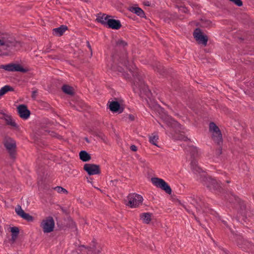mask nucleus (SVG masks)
Masks as SVG:
<instances>
[{
    "label": "nucleus",
    "instance_id": "nucleus-1",
    "mask_svg": "<svg viewBox=\"0 0 254 254\" xmlns=\"http://www.w3.org/2000/svg\"><path fill=\"white\" fill-rule=\"evenodd\" d=\"M120 63L125 65L134 77L133 89L135 93L144 94L147 97L150 98L152 93L148 86L144 83L142 76L140 75L138 70L133 64L129 65V62L126 59H120Z\"/></svg>",
    "mask_w": 254,
    "mask_h": 254
},
{
    "label": "nucleus",
    "instance_id": "nucleus-2",
    "mask_svg": "<svg viewBox=\"0 0 254 254\" xmlns=\"http://www.w3.org/2000/svg\"><path fill=\"white\" fill-rule=\"evenodd\" d=\"M191 171L196 175V179L204 182L205 185L210 190H217L220 187L219 183L214 179L204 176L203 172L197 164V162L194 159H192L190 162Z\"/></svg>",
    "mask_w": 254,
    "mask_h": 254
},
{
    "label": "nucleus",
    "instance_id": "nucleus-3",
    "mask_svg": "<svg viewBox=\"0 0 254 254\" xmlns=\"http://www.w3.org/2000/svg\"><path fill=\"white\" fill-rule=\"evenodd\" d=\"M165 122L169 127L175 129V134L173 136L174 139L185 141L189 140L188 137L184 134L186 129L178 122L169 116L166 117Z\"/></svg>",
    "mask_w": 254,
    "mask_h": 254
},
{
    "label": "nucleus",
    "instance_id": "nucleus-4",
    "mask_svg": "<svg viewBox=\"0 0 254 254\" xmlns=\"http://www.w3.org/2000/svg\"><path fill=\"white\" fill-rule=\"evenodd\" d=\"M44 233H49L53 231L55 228V221L53 218L49 216L44 219L40 224Z\"/></svg>",
    "mask_w": 254,
    "mask_h": 254
},
{
    "label": "nucleus",
    "instance_id": "nucleus-5",
    "mask_svg": "<svg viewBox=\"0 0 254 254\" xmlns=\"http://www.w3.org/2000/svg\"><path fill=\"white\" fill-rule=\"evenodd\" d=\"M128 203L127 204L131 208H135L142 203L143 197L137 193H131L127 196Z\"/></svg>",
    "mask_w": 254,
    "mask_h": 254
},
{
    "label": "nucleus",
    "instance_id": "nucleus-6",
    "mask_svg": "<svg viewBox=\"0 0 254 254\" xmlns=\"http://www.w3.org/2000/svg\"><path fill=\"white\" fill-rule=\"evenodd\" d=\"M152 183L156 187L164 190L166 193L171 194L172 190L168 184L163 179L158 178H152Z\"/></svg>",
    "mask_w": 254,
    "mask_h": 254
},
{
    "label": "nucleus",
    "instance_id": "nucleus-7",
    "mask_svg": "<svg viewBox=\"0 0 254 254\" xmlns=\"http://www.w3.org/2000/svg\"><path fill=\"white\" fill-rule=\"evenodd\" d=\"M209 130L212 132V138L214 141L220 144L222 141V137L219 127L213 122L209 124Z\"/></svg>",
    "mask_w": 254,
    "mask_h": 254
},
{
    "label": "nucleus",
    "instance_id": "nucleus-8",
    "mask_svg": "<svg viewBox=\"0 0 254 254\" xmlns=\"http://www.w3.org/2000/svg\"><path fill=\"white\" fill-rule=\"evenodd\" d=\"M0 46L7 47H21V43L20 41L5 37L3 34L0 35Z\"/></svg>",
    "mask_w": 254,
    "mask_h": 254
},
{
    "label": "nucleus",
    "instance_id": "nucleus-9",
    "mask_svg": "<svg viewBox=\"0 0 254 254\" xmlns=\"http://www.w3.org/2000/svg\"><path fill=\"white\" fill-rule=\"evenodd\" d=\"M0 68L8 71H20L23 73L27 71L26 69L24 68L19 64H2L0 66Z\"/></svg>",
    "mask_w": 254,
    "mask_h": 254
},
{
    "label": "nucleus",
    "instance_id": "nucleus-10",
    "mask_svg": "<svg viewBox=\"0 0 254 254\" xmlns=\"http://www.w3.org/2000/svg\"><path fill=\"white\" fill-rule=\"evenodd\" d=\"M4 145L8 151L10 156L12 158H14L15 148L16 147V143L15 141L11 138H6L4 141Z\"/></svg>",
    "mask_w": 254,
    "mask_h": 254
},
{
    "label": "nucleus",
    "instance_id": "nucleus-11",
    "mask_svg": "<svg viewBox=\"0 0 254 254\" xmlns=\"http://www.w3.org/2000/svg\"><path fill=\"white\" fill-rule=\"evenodd\" d=\"M17 112L20 117L24 120L28 119L30 115V111L27 109V106L24 104L18 106Z\"/></svg>",
    "mask_w": 254,
    "mask_h": 254
},
{
    "label": "nucleus",
    "instance_id": "nucleus-12",
    "mask_svg": "<svg viewBox=\"0 0 254 254\" xmlns=\"http://www.w3.org/2000/svg\"><path fill=\"white\" fill-rule=\"evenodd\" d=\"M84 169L89 175H97L100 173L99 166L92 164H86L84 166Z\"/></svg>",
    "mask_w": 254,
    "mask_h": 254
},
{
    "label": "nucleus",
    "instance_id": "nucleus-13",
    "mask_svg": "<svg viewBox=\"0 0 254 254\" xmlns=\"http://www.w3.org/2000/svg\"><path fill=\"white\" fill-rule=\"evenodd\" d=\"M15 211L18 216L28 222H32L33 220V216L28 213H25L20 205H17L15 207Z\"/></svg>",
    "mask_w": 254,
    "mask_h": 254
},
{
    "label": "nucleus",
    "instance_id": "nucleus-14",
    "mask_svg": "<svg viewBox=\"0 0 254 254\" xmlns=\"http://www.w3.org/2000/svg\"><path fill=\"white\" fill-rule=\"evenodd\" d=\"M112 44L115 47L116 50L124 48L127 46V43L122 39L117 37L113 36L112 40Z\"/></svg>",
    "mask_w": 254,
    "mask_h": 254
},
{
    "label": "nucleus",
    "instance_id": "nucleus-15",
    "mask_svg": "<svg viewBox=\"0 0 254 254\" xmlns=\"http://www.w3.org/2000/svg\"><path fill=\"white\" fill-rule=\"evenodd\" d=\"M193 37L199 44L205 46L207 44L208 37L203 34V33H193Z\"/></svg>",
    "mask_w": 254,
    "mask_h": 254
},
{
    "label": "nucleus",
    "instance_id": "nucleus-16",
    "mask_svg": "<svg viewBox=\"0 0 254 254\" xmlns=\"http://www.w3.org/2000/svg\"><path fill=\"white\" fill-rule=\"evenodd\" d=\"M209 21L201 20L200 22H192L191 23L190 25L194 28L193 32H202L203 29L201 27H206L209 24Z\"/></svg>",
    "mask_w": 254,
    "mask_h": 254
},
{
    "label": "nucleus",
    "instance_id": "nucleus-17",
    "mask_svg": "<svg viewBox=\"0 0 254 254\" xmlns=\"http://www.w3.org/2000/svg\"><path fill=\"white\" fill-rule=\"evenodd\" d=\"M121 26L120 20L113 19L111 17L107 21L106 27L114 30H118L121 28Z\"/></svg>",
    "mask_w": 254,
    "mask_h": 254
},
{
    "label": "nucleus",
    "instance_id": "nucleus-18",
    "mask_svg": "<svg viewBox=\"0 0 254 254\" xmlns=\"http://www.w3.org/2000/svg\"><path fill=\"white\" fill-rule=\"evenodd\" d=\"M109 109L114 113H121L123 112V108L121 107L118 101H112L109 102Z\"/></svg>",
    "mask_w": 254,
    "mask_h": 254
},
{
    "label": "nucleus",
    "instance_id": "nucleus-19",
    "mask_svg": "<svg viewBox=\"0 0 254 254\" xmlns=\"http://www.w3.org/2000/svg\"><path fill=\"white\" fill-rule=\"evenodd\" d=\"M111 17V16L104 13H98L96 16V20L106 26L107 21Z\"/></svg>",
    "mask_w": 254,
    "mask_h": 254
},
{
    "label": "nucleus",
    "instance_id": "nucleus-20",
    "mask_svg": "<svg viewBox=\"0 0 254 254\" xmlns=\"http://www.w3.org/2000/svg\"><path fill=\"white\" fill-rule=\"evenodd\" d=\"M128 9L130 11L136 14L140 17H145V13L143 10L136 5L130 6Z\"/></svg>",
    "mask_w": 254,
    "mask_h": 254
},
{
    "label": "nucleus",
    "instance_id": "nucleus-21",
    "mask_svg": "<svg viewBox=\"0 0 254 254\" xmlns=\"http://www.w3.org/2000/svg\"><path fill=\"white\" fill-rule=\"evenodd\" d=\"M14 89L11 86L6 85L0 89V99L8 91H13Z\"/></svg>",
    "mask_w": 254,
    "mask_h": 254
},
{
    "label": "nucleus",
    "instance_id": "nucleus-22",
    "mask_svg": "<svg viewBox=\"0 0 254 254\" xmlns=\"http://www.w3.org/2000/svg\"><path fill=\"white\" fill-rule=\"evenodd\" d=\"M79 157L83 162H87L91 159V156L90 155L84 150H82L80 152Z\"/></svg>",
    "mask_w": 254,
    "mask_h": 254
},
{
    "label": "nucleus",
    "instance_id": "nucleus-23",
    "mask_svg": "<svg viewBox=\"0 0 254 254\" xmlns=\"http://www.w3.org/2000/svg\"><path fill=\"white\" fill-rule=\"evenodd\" d=\"M63 91L68 95L73 94V89L72 87L68 85H64L62 87Z\"/></svg>",
    "mask_w": 254,
    "mask_h": 254
},
{
    "label": "nucleus",
    "instance_id": "nucleus-24",
    "mask_svg": "<svg viewBox=\"0 0 254 254\" xmlns=\"http://www.w3.org/2000/svg\"><path fill=\"white\" fill-rule=\"evenodd\" d=\"M141 218L144 223L148 224L151 221V214L149 213H143L141 215Z\"/></svg>",
    "mask_w": 254,
    "mask_h": 254
},
{
    "label": "nucleus",
    "instance_id": "nucleus-25",
    "mask_svg": "<svg viewBox=\"0 0 254 254\" xmlns=\"http://www.w3.org/2000/svg\"><path fill=\"white\" fill-rule=\"evenodd\" d=\"M10 232H11V239L15 240L19 234V229L17 227H12L10 228Z\"/></svg>",
    "mask_w": 254,
    "mask_h": 254
},
{
    "label": "nucleus",
    "instance_id": "nucleus-26",
    "mask_svg": "<svg viewBox=\"0 0 254 254\" xmlns=\"http://www.w3.org/2000/svg\"><path fill=\"white\" fill-rule=\"evenodd\" d=\"M5 120L6 122V124L8 125L11 126L13 127H16L17 126L16 124L14 122V121L12 119V118L8 116H6L5 117Z\"/></svg>",
    "mask_w": 254,
    "mask_h": 254
},
{
    "label": "nucleus",
    "instance_id": "nucleus-27",
    "mask_svg": "<svg viewBox=\"0 0 254 254\" xmlns=\"http://www.w3.org/2000/svg\"><path fill=\"white\" fill-rule=\"evenodd\" d=\"M204 206V203L202 199L199 196H197V203L196 204V205H195V207L198 211H200Z\"/></svg>",
    "mask_w": 254,
    "mask_h": 254
},
{
    "label": "nucleus",
    "instance_id": "nucleus-28",
    "mask_svg": "<svg viewBox=\"0 0 254 254\" xmlns=\"http://www.w3.org/2000/svg\"><path fill=\"white\" fill-rule=\"evenodd\" d=\"M67 30H70L68 29V27L66 25H61L60 27L54 28L53 29L54 32H65Z\"/></svg>",
    "mask_w": 254,
    "mask_h": 254
},
{
    "label": "nucleus",
    "instance_id": "nucleus-29",
    "mask_svg": "<svg viewBox=\"0 0 254 254\" xmlns=\"http://www.w3.org/2000/svg\"><path fill=\"white\" fill-rule=\"evenodd\" d=\"M189 201L191 204L195 206L196 204L197 203V196L194 194L191 195V196L189 197Z\"/></svg>",
    "mask_w": 254,
    "mask_h": 254
},
{
    "label": "nucleus",
    "instance_id": "nucleus-30",
    "mask_svg": "<svg viewBox=\"0 0 254 254\" xmlns=\"http://www.w3.org/2000/svg\"><path fill=\"white\" fill-rule=\"evenodd\" d=\"M158 136L157 135H152L149 137V142L154 145L157 146Z\"/></svg>",
    "mask_w": 254,
    "mask_h": 254
},
{
    "label": "nucleus",
    "instance_id": "nucleus-31",
    "mask_svg": "<svg viewBox=\"0 0 254 254\" xmlns=\"http://www.w3.org/2000/svg\"><path fill=\"white\" fill-rule=\"evenodd\" d=\"M189 151L190 152L191 155L193 157H194L195 156V155H196L198 153L197 148L194 146H191L190 147Z\"/></svg>",
    "mask_w": 254,
    "mask_h": 254
},
{
    "label": "nucleus",
    "instance_id": "nucleus-32",
    "mask_svg": "<svg viewBox=\"0 0 254 254\" xmlns=\"http://www.w3.org/2000/svg\"><path fill=\"white\" fill-rule=\"evenodd\" d=\"M88 254H98L100 253L99 250H96L94 247L92 248H89L88 250Z\"/></svg>",
    "mask_w": 254,
    "mask_h": 254
},
{
    "label": "nucleus",
    "instance_id": "nucleus-33",
    "mask_svg": "<svg viewBox=\"0 0 254 254\" xmlns=\"http://www.w3.org/2000/svg\"><path fill=\"white\" fill-rule=\"evenodd\" d=\"M55 190L59 193H66L67 192V191L65 189L61 187H57L55 188Z\"/></svg>",
    "mask_w": 254,
    "mask_h": 254
},
{
    "label": "nucleus",
    "instance_id": "nucleus-34",
    "mask_svg": "<svg viewBox=\"0 0 254 254\" xmlns=\"http://www.w3.org/2000/svg\"><path fill=\"white\" fill-rule=\"evenodd\" d=\"M230 1L234 3L236 5L241 6L243 5V2L241 0H229Z\"/></svg>",
    "mask_w": 254,
    "mask_h": 254
},
{
    "label": "nucleus",
    "instance_id": "nucleus-35",
    "mask_svg": "<svg viewBox=\"0 0 254 254\" xmlns=\"http://www.w3.org/2000/svg\"><path fill=\"white\" fill-rule=\"evenodd\" d=\"M178 8H179V10L181 11V12H186L187 11V9L186 7H184V6H180V7H178Z\"/></svg>",
    "mask_w": 254,
    "mask_h": 254
},
{
    "label": "nucleus",
    "instance_id": "nucleus-36",
    "mask_svg": "<svg viewBox=\"0 0 254 254\" xmlns=\"http://www.w3.org/2000/svg\"><path fill=\"white\" fill-rule=\"evenodd\" d=\"M130 148L133 151H136L137 150V147L135 145H131Z\"/></svg>",
    "mask_w": 254,
    "mask_h": 254
},
{
    "label": "nucleus",
    "instance_id": "nucleus-37",
    "mask_svg": "<svg viewBox=\"0 0 254 254\" xmlns=\"http://www.w3.org/2000/svg\"><path fill=\"white\" fill-rule=\"evenodd\" d=\"M37 94V91H33L32 92V98H35Z\"/></svg>",
    "mask_w": 254,
    "mask_h": 254
},
{
    "label": "nucleus",
    "instance_id": "nucleus-38",
    "mask_svg": "<svg viewBox=\"0 0 254 254\" xmlns=\"http://www.w3.org/2000/svg\"><path fill=\"white\" fill-rule=\"evenodd\" d=\"M144 4L146 6H150L151 5V3L149 1H145L144 2Z\"/></svg>",
    "mask_w": 254,
    "mask_h": 254
},
{
    "label": "nucleus",
    "instance_id": "nucleus-39",
    "mask_svg": "<svg viewBox=\"0 0 254 254\" xmlns=\"http://www.w3.org/2000/svg\"><path fill=\"white\" fill-rule=\"evenodd\" d=\"M64 33H55V35L57 36L60 37L62 36L63 35Z\"/></svg>",
    "mask_w": 254,
    "mask_h": 254
},
{
    "label": "nucleus",
    "instance_id": "nucleus-40",
    "mask_svg": "<svg viewBox=\"0 0 254 254\" xmlns=\"http://www.w3.org/2000/svg\"><path fill=\"white\" fill-rule=\"evenodd\" d=\"M129 119L130 120L133 121L134 120V116L133 115H129Z\"/></svg>",
    "mask_w": 254,
    "mask_h": 254
},
{
    "label": "nucleus",
    "instance_id": "nucleus-41",
    "mask_svg": "<svg viewBox=\"0 0 254 254\" xmlns=\"http://www.w3.org/2000/svg\"><path fill=\"white\" fill-rule=\"evenodd\" d=\"M87 47H88V48L91 50V46L89 43V42H87Z\"/></svg>",
    "mask_w": 254,
    "mask_h": 254
},
{
    "label": "nucleus",
    "instance_id": "nucleus-42",
    "mask_svg": "<svg viewBox=\"0 0 254 254\" xmlns=\"http://www.w3.org/2000/svg\"><path fill=\"white\" fill-rule=\"evenodd\" d=\"M232 197H233L234 198H235V199L236 200V201H238V198H237V197H236L235 196H234V195H232Z\"/></svg>",
    "mask_w": 254,
    "mask_h": 254
},
{
    "label": "nucleus",
    "instance_id": "nucleus-43",
    "mask_svg": "<svg viewBox=\"0 0 254 254\" xmlns=\"http://www.w3.org/2000/svg\"><path fill=\"white\" fill-rule=\"evenodd\" d=\"M2 228L0 226V232L1 231Z\"/></svg>",
    "mask_w": 254,
    "mask_h": 254
},
{
    "label": "nucleus",
    "instance_id": "nucleus-44",
    "mask_svg": "<svg viewBox=\"0 0 254 254\" xmlns=\"http://www.w3.org/2000/svg\"><path fill=\"white\" fill-rule=\"evenodd\" d=\"M227 183H230V181H227Z\"/></svg>",
    "mask_w": 254,
    "mask_h": 254
},
{
    "label": "nucleus",
    "instance_id": "nucleus-45",
    "mask_svg": "<svg viewBox=\"0 0 254 254\" xmlns=\"http://www.w3.org/2000/svg\"><path fill=\"white\" fill-rule=\"evenodd\" d=\"M86 140L87 142H88V139H87V138H86Z\"/></svg>",
    "mask_w": 254,
    "mask_h": 254
},
{
    "label": "nucleus",
    "instance_id": "nucleus-46",
    "mask_svg": "<svg viewBox=\"0 0 254 254\" xmlns=\"http://www.w3.org/2000/svg\"><path fill=\"white\" fill-rule=\"evenodd\" d=\"M162 127H163V126L162 125H160Z\"/></svg>",
    "mask_w": 254,
    "mask_h": 254
}]
</instances>
